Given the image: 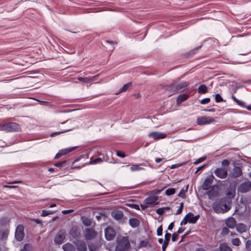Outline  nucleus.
Wrapping results in <instances>:
<instances>
[{
  "label": "nucleus",
  "instance_id": "nucleus-1",
  "mask_svg": "<svg viewBox=\"0 0 251 251\" xmlns=\"http://www.w3.org/2000/svg\"><path fill=\"white\" fill-rule=\"evenodd\" d=\"M230 200L223 198L220 200L219 203L214 204L213 208L214 210L217 213H225L230 209Z\"/></svg>",
  "mask_w": 251,
  "mask_h": 251
},
{
  "label": "nucleus",
  "instance_id": "nucleus-2",
  "mask_svg": "<svg viewBox=\"0 0 251 251\" xmlns=\"http://www.w3.org/2000/svg\"><path fill=\"white\" fill-rule=\"evenodd\" d=\"M21 130L20 125L16 123H6L0 124V130L5 132L19 131Z\"/></svg>",
  "mask_w": 251,
  "mask_h": 251
},
{
  "label": "nucleus",
  "instance_id": "nucleus-3",
  "mask_svg": "<svg viewBox=\"0 0 251 251\" xmlns=\"http://www.w3.org/2000/svg\"><path fill=\"white\" fill-rule=\"evenodd\" d=\"M130 247L129 242L127 237H122L118 241L116 248L117 251H128Z\"/></svg>",
  "mask_w": 251,
  "mask_h": 251
},
{
  "label": "nucleus",
  "instance_id": "nucleus-4",
  "mask_svg": "<svg viewBox=\"0 0 251 251\" xmlns=\"http://www.w3.org/2000/svg\"><path fill=\"white\" fill-rule=\"evenodd\" d=\"M215 122L211 117L201 116L197 119V123L199 125H208Z\"/></svg>",
  "mask_w": 251,
  "mask_h": 251
},
{
  "label": "nucleus",
  "instance_id": "nucleus-5",
  "mask_svg": "<svg viewBox=\"0 0 251 251\" xmlns=\"http://www.w3.org/2000/svg\"><path fill=\"white\" fill-rule=\"evenodd\" d=\"M227 169L226 168H218L214 171V174L216 176L220 178H226L227 175Z\"/></svg>",
  "mask_w": 251,
  "mask_h": 251
},
{
  "label": "nucleus",
  "instance_id": "nucleus-6",
  "mask_svg": "<svg viewBox=\"0 0 251 251\" xmlns=\"http://www.w3.org/2000/svg\"><path fill=\"white\" fill-rule=\"evenodd\" d=\"M24 228L22 225H18L16 229L15 236L16 240L19 241H21L24 238Z\"/></svg>",
  "mask_w": 251,
  "mask_h": 251
},
{
  "label": "nucleus",
  "instance_id": "nucleus-7",
  "mask_svg": "<svg viewBox=\"0 0 251 251\" xmlns=\"http://www.w3.org/2000/svg\"><path fill=\"white\" fill-rule=\"evenodd\" d=\"M214 178V176L213 175H211L206 178L202 185V189L204 190H208L210 188Z\"/></svg>",
  "mask_w": 251,
  "mask_h": 251
},
{
  "label": "nucleus",
  "instance_id": "nucleus-8",
  "mask_svg": "<svg viewBox=\"0 0 251 251\" xmlns=\"http://www.w3.org/2000/svg\"><path fill=\"white\" fill-rule=\"evenodd\" d=\"M158 199L157 196H151L145 200L144 203L147 206H153L158 203L157 202Z\"/></svg>",
  "mask_w": 251,
  "mask_h": 251
},
{
  "label": "nucleus",
  "instance_id": "nucleus-9",
  "mask_svg": "<svg viewBox=\"0 0 251 251\" xmlns=\"http://www.w3.org/2000/svg\"><path fill=\"white\" fill-rule=\"evenodd\" d=\"M251 189V181H247L242 183L238 188V191L241 193H246Z\"/></svg>",
  "mask_w": 251,
  "mask_h": 251
},
{
  "label": "nucleus",
  "instance_id": "nucleus-10",
  "mask_svg": "<svg viewBox=\"0 0 251 251\" xmlns=\"http://www.w3.org/2000/svg\"><path fill=\"white\" fill-rule=\"evenodd\" d=\"M187 85L186 82H182L176 85H174L172 86L171 89L173 92L176 93L184 90Z\"/></svg>",
  "mask_w": 251,
  "mask_h": 251
},
{
  "label": "nucleus",
  "instance_id": "nucleus-11",
  "mask_svg": "<svg viewBox=\"0 0 251 251\" xmlns=\"http://www.w3.org/2000/svg\"><path fill=\"white\" fill-rule=\"evenodd\" d=\"M105 236L107 240H112L115 236L114 230L111 227H107L105 229Z\"/></svg>",
  "mask_w": 251,
  "mask_h": 251
},
{
  "label": "nucleus",
  "instance_id": "nucleus-12",
  "mask_svg": "<svg viewBox=\"0 0 251 251\" xmlns=\"http://www.w3.org/2000/svg\"><path fill=\"white\" fill-rule=\"evenodd\" d=\"M65 238V232L64 230H60L58 232L54 238V242L57 244H61Z\"/></svg>",
  "mask_w": 251,
  "mask_h": 251
},
{
  "label": "nucleus",
  "instance_id": "nucleus-13",
  "mask_svg": "<svg viewBox=\"0 0 251 251\" xmlns=\"http://www.w3.org/2000/svg\"><path fill=\"white\" fill-rule=\"evenodd\" d=\"M149 137L154 139H164L166 137V134L162 132H152L149 134Z\"/></svg>",
  "mask_w": 251,
  "mask_h": 251
},
{
  "label": "nucleus",
  "instance_id": "nucleus-14",
  "mask_svg": "<svg viewBox=\"0 0 251 251\" xmlns=\"http://www.w3.org/2000/svg\"><path fill=\"white\" fill-rule=\"evenodd\" d=\"M199 217V215L194 216V215L191 212H189L185 216L186 219H187L188 222L192 224L196 223L198 221Z\"/></svg>",
  "mask_w": 251,
  "mask_h": 251
},
{
  "label": "nucleus",
  "instance_id": "nucleus-15",
  "mask_svg": "<svg viewBox=\"0 0 251 251\" xmlns=\"http://www.w3.org/2000/svg\"><path fill=\"white\" fill-rule=\"evenodd\" d=\"M226 226L230 228H233L235 227L236 221L233 217L228 218L226 222Z\"/></svg>",
  "mask_w": 251,
  "mask_h": 251
},
{
  "label": "nucleus",
  "instance_id": "nucleus-16",
  "mask_svg": "<svg viewBox=\"0 0 251 251\" xmlns=\"http://www.w3.org/2000/svg\"><path fill=\"white\" fill-rule=\"evenodd\" d=\"M96 236V233L95 231L90 229H86L85 232V236L86 239L89 240L94 238Z\"/></svg>",
  "mask_w": 251,
  "mask_h": 251
},
{
  "label": "nucleus",
  "instance_id": "nucleus-17",
  "mask_svg": "<svg viewBox=\"0 0 251 251\" xmlns=\"http://www.w3.org/2000/svg\"><path fill=\"white\" fill-rule=\"evenodd\" d=\"M77 249L79 251H86L87 246L85 243L82 241H78L76 243Z\"/></svg>",
  "mask_w": 251,
  "mask_h": 251
},
{
  "label": "nucleus",
  "instance_id": "nucleus-18",
  "mask_svg": "<svg viewBox=\"0 0 251 251\" xmlns=\"http://www.w3.org/2000/svg\"><path fill=\"white\" fill-rule=\"evenodd\" d=\"M97 76H98V75H95L92 77H78L77 78V79L81 82H84L85 83H90L93 81L96 80Z\"/></svg>",
  "mask_w": 251,
  "mask_h": 251
},
{
  "label": "nucleus",
  "instance_id": "nucleus-19",
  "mask_svg": "<svg viewBox=\"0 0 251 251\" xmlns=\"http://www.w3.org/2000/svg\"><path fill=\"white\" fill-rule=\"evenodd\" d=\"M235 226L237 232L240 233L245 232L248 230L247 226L243 224H238Z\"/></svg>",
  "mask_w": 251,
  "mask_h": 251
},
{
  "label": "nucleus",
  "instance_id": "nucleus-20",
  "mask_svg": "<svg viewBox=\"0 0 251 251\" xmlns=\"http://www.w3.org/2000/svg\"><path fill=\"white\" fill-rule=\"evenodd\" d=\"M140 166H147V164L146 163H142L140 164H132L130 167V170L132 172H134L143 170V168L140 167Z\"/></svg>",
  "mask_w": 251,
  "mask_h": 251
},
{
  "label": "nucleus",
  "instance_id": "nucleus-21",
  "mask_svg": "<svg viewBox=\"0 0 251 251\" xmlns=\"http://www.w3.org/2000/svg\"><path fill=\"white\" fill-rule=\"evenodd\" d=\"M112 216L114 219L116 220H120L122 218L123 213L121 211L114 210L112 212Z\"/></svg>",
  "mask_w": 251,
  "mask_h": 251
},
{
  "label": "nucleus",
  "instance_id": "nucleus-22",
  "mask_svg": "<svg viewBox=\"0 0 251 251\" xmlns=\"http://www.w3.org/2000/svg\"><path fill=\"white\" fill-rule=\"evenodd\" d=\"M62 249L64 251H75V247L69 243L63 245Z\"/></svg>",
  "mask_w": 251,
  "mask_h": 251
},
{
  "label": "nucleus",
  "instance_id": "nucleus-23",
  "mask_svg": "<svg viewBox=\"0 0 251 251\" xmlns=\"http://www.w3.org/2000/svg\"><path fill=\"white\" fill-rule=\"evenodd\" d=\"M129 224L131 227L133 228H135L138 226L140 222L137 219L131 218L129 220Z\"/></svg>",
  "mask_w": 251,
  "mask_h": 251
},
{
  "label": "nucleus",
  "instance_id": "nucleus-24",
  "mask_svg": "<svg viewBox=\"0 0 251 251\" xmlns=\"http://www.w3.org/2000/svg\"><path fill=\"white\" fill-rule=\"evenodd\" d=\"M77 148V147L75 146V147H74L72 148H67V149H63V150L59 151L61 153V155L63 156V155H66L67 153L74 151Z\"/></svg>",
  "mask_w": 251,
  "mask_h": 251
},
{
  "label": "nucleus",
  "instance_id": "nucleus-25",
  "mask_svg": "<svg viewBox=\"0 0 251 251\" xmlns=\"http://www.w3.org/2000/svg\"><path fill=\"white\" fill-rule=\"evenodd\" d=\"M219 249L220 251H232L231 248L226 243H222L219 245Z\"/></svg>",
  "mask_w": 251,
  "mask_h": 251
},
{
  "label": "nucleus",
  "instance_id": "nucleus-26",
  "mask_svg": "<svg viewBox=\"0 0 251 251\" xmlns=\"http://www.w3.org/2000/svg\"><path fill=\"white\" fill-rule=\"evenodd\" d=\"M9 234V230L8 229H2L0 230V239H5Z\"/></svg>",
  "mask_w": 251,
  "mask_h": 251
},
{
  "label": "nucleus",
  "instance_id": "nucleus-27",
  "mask_svg": "<svg viewBox=\"0 0 251 251\" xmlns=\"http://www.w3.org/2000/svg\"><path fill=\"white\" fill-rule=\"evenodd\" d=\"M75 128H78V127L77 126H76ZM74 128H75V127H73L72 128H70V129H66V130H62V131H61L55 132L52 133L50 134V136L51 137H54L55 136L59 135L60 134H62V133H65V132H66L72 130Z\"/></svg>",
  "mask_w": 251,
  "mask_h": 251
},
{
  "label": "nucleus",
  "instance_id": "nucleus-28",
  "mask_svg": "<svg viewBox=\"0 0 251 251\" xmlns=\"http://www.w3.org/2000/svg\"><path fill=\"white\" fill-rule=\"evenodd\" d=\"M242 174L241 170L239 167H236L234 169L233 172V176L234 177H237L239 176Z\"/></svg>",
  "mask_w": 251,
  "mask_h": 251
},
{
  "label": "nucleus",
  "instance_id": "nucleus-29",
  "mask_svg": "<svg viewBox=\"0 0 251 251\" xmlns=\"http://www.w3.org/2000/svg\"><path fill=\"white\" fill-rule=\"evenodd\" d=\"M102 162V160L100 158H97L94 159L91 158L90 159L89 164H96L97 163H101Z\"/></svg>",
  "mask_w": 251,
  "mask_h": 251
},
{
  "label": "nucleus",
  "instance_id": "nucleus-30",
  "mask_svg": "<svg viewBox=\"0 0 251 251\" xmlns=\"http://www.w3.org/2000/svg\"><path fill=\"white\" fill-rule=\"evenodd\" d=\"M188 98V96L185 94H181L178 96L177 99V102L180 103L183 101L186 100Z\"/></svg>",
  "mask_w": 251,
  "mask_h": 251
},
{
  "label": "nucleus",
  "instance_id": "nucleus-31",
  "mask_svg": "<svg viewBox=\"0 0 251 251\" xmlns=\"http://www.w3.org/2000/svg\"><path fill=\"white\" fill-rule=\"evenodd\" d=\"M207 92V87L205 85H201L198 88V92L199 93H205Z\"/></svg>",
  "mask_w": 251,
  "mask_h": 251
},
{
  "label": "nucleus",
  "instance_id": "nucleus-32",
  "mask_svg": "<svg viewBox=\"0 0 251 251\" xmlns=\"http://www.w3.org/2000/svg\"><path fill=\"white\" fill-rule=\"evenodd\" d=\"M131 85V83H127L126 84H125L121 89L120 90V92H126L127 90L129 89Z\"/></svg>",
  "mask_w": 251,
  "mask_h": 251
},
{
  "label": "nucleus",
  "instance_id": "nucleus-33",
  "mask_svg": "<svg viewBox=\"0 0 251 251\" xmlns=\"http://www.w3.org/2000/svg\"><path fill=\"white\" fill-rule=\"evenodd\" d=\"M32 249V246L30 244H26L24 245L23 249L20 251H30Z\"/></svg>",
  "mask_w": 251,
  "mask_h": 251
},
{
  "label": "nucleus",
  "instance_id": "nucleus-34",
  "mask_svg": "<svg viewBox=\"0 0 251 251\" xmlns=\"http://www.w3.org/2000/svg\"><path fill=\"white\" fill-rule=\"evenodd\" d=\"M176 192L175 188H169L165 191V194L168 196H171L174 194Z\"/></svg>",
  "mask_w": 251,
  "mask_h": 251
},
{
  "label": "nucleus",
  "instance_id": "nucleus-35",
  "mask_svg": "<svg viewBox=\"0 0 251 251\" xmlns=\"http://www.w3.org/2000/svg\"><path fill=\"white\" fill-rule=\"evenodd\" d=\"M55 212V211H50H50L43 210L42 214H41V216L45 217V216H47L50 214H52L54 213Z\"/></svg>",
  "mask_w": 251,
  "mask_h": 251
},
{
  "label": "nucleus",
  "instance_id": "nucleus-36",
  "mask_svg": "<svg viewBox=\"0 0 251 251\" xmlns=\"http://www.w3.org/2000/svg\"><path fill=\"white\" fill-rule=\"evenodd\" d=\"M231 243L233 245L236 246H238L241 244V241L237 238L233 239L231 240Z\"/></svg>",
  "mask_w": 251,
  "mask_h": 251
},
{
  "label": "nucleus",
  "instance_id": "nucleus-37",
  "mask_svg": "<svg viewBox=\"0 0 251 251\" xmlns=\"http://www.w3.org/2000/svg\"><path fill=\"white\" fill-rule=\"evenodd\" d=\"M222 168H226L227 169V167L229 166V161L226 159H224L222 161Z\"/></svg>",
  "mask_w": 251,
  "mask_h": 251
},
{
  "label": "nucleus",
  "instance_id": "nucleus-38",
  "mask_svg": "<svg viewBox=\"0 0 251 251\" xmlns=\"http://www.w3.org/2000/svg\"><path fill=\"white\" fill-rule=\"evenodd\" d=\"M148 244V241L147 240H142L140 241L139 248L146 247Z\"/></svg>",
  "mask_w": 251,
  "mask_h": 251
},
{
  "label": "nucleus",
  "instance_id": "nucleus-39",
  "mask_svg": "<svg viewBox=\"0 0 251 251\" xmlns=\"http://www.w3.org/2000/svg\"><path fill=\"white\" fill-rule=\"evenodd\" d=\"M165 209H169L170 208L166 207V208H158V209H156V212L159 215H162L164 213Z\"/></svg>",
  "mask_w": 251,
  "mask_h": 251
},
{
  "label": "nucleus",
  "instance_id": "nucleus-40",
  "mask_svg": "<svg viewBox=\"0 0 251 251\" xmlns=\"http://www.w3.org/2000/svg\"><path fill=\"white\" fill-rule=\"evenodd\" d=\"M171 236V234L170 233L166 232L165 235L164 242L169 243Z\"/></svg>",
  "mask_w": 251,
  "mask_h": 251
},
{
  "label": "nucleus",
  "instance_id": "nucleus-41",
  "mask_svg": "<svg viewBox=\"0 0 251 251\" xmlns=\"http://www.w3.org/2000/svg\"><path fill=\"white\" fill-rule=\"evenodd\" d=\"M206 159V157H201L199 159H198L196 161H195L194 162V164L196 165V164H198L199 163H200L203 161H204Z\"/></svg>",
  "mask_w": 251,
  "mask_h": 251
},
{
  "label": "nucleus",
  "instance_id": "nucleus-42",
  "mask_svg": "<svg viewBox=\"0 0 251 251\" xmlns=\"http://www.w3.org/2000/svg\"><path fill=\"white\" fill-rule=\"evenodd\" d=\"M223 98L220 94H217L215 95V100L217 102H221L223 101Z\"/></svg>",
  "mask_w": 251,
  "mask_h": 251
},
{
  "label": "nucleus",
  "instance_id": "nucleus-43",
  "mask_svg": "<svg viewBox=\"0 0 251 251\" xmlns=\"http://www.w3.org/2000/svg\"><path fill=\"white\" fill-rule=\"evenodd\" d=\"M83 223L86 226H89L91 224V221L88 219H84L83 220Z\"/></svg>",
  "mask_w": 251,
  "mask_h": 251
},
{
  "label": "nucleus",
  "instance_id": "nucleus-44",
  "mask_svg": "<svg viewBox=\"0 0 251 251\" xmlns=\"http://www.w3.org/2000/svg\"><path fill=\"white\" fill-rule=\"evenodd\" d=\"M178 196L180 198H185L186 195L185 191L183 189H182L180 192L178 194Z\"/></svg>",
  "mask_w": 251,
  "mask_h": 251
},
{
  "label": "nucleus",
  "instance_id": "nucleus-45",
  "mask_svg": "<svg viewBox=\"0 0 251 251\" xmlns=\"http://www.w3.org/2000/svg\"><path fill=\"white\" fill-rule=\"evenodd\" d=\"M210 100L209 98H205L201 100V103L203 104H206L210 101Z\"/></svg>",
  "mask_w": 251,
  "mask_h": 251
},
{
  "label": "nucleus",
  "instance_id": "nucleus-46",
  "mask_svg": "<svg viewBox=\"0 0 251 251\" xmlns=\"http://www.w3.org/2000/svg\"><path fill=\"white\" fill-rule=\"evenodd\" d=\"M226 195L228 196L229 198L231 199L234 196L235 192L234 191H230Z\"/></svg>",
  "mask_w": 251,
  "mask_h": 251
},
{
  "label": "nucleus",
  "instance_id": "nucleus-47",
  "mask_svg": "<svg viewBox=\"0 0 251 251\" xmlns=\"http://www.w3.org/2000/svg\"><path fill=\"white\" fill-rule=\"evenodd\" d=\"M178 236V233H174L172 235V241L173 242L176 241V239H177Z\"/></svg>",
  "mask_w": 251,
  "mask_h": 251
},
{
  "label": "nucleus",
  "instance_id": "nucleus-48",
  "mask_svg": "<svg viewBox=\"0 0 251 251\" xmlns=\"http://www.w3.org/2000/svg\"><path fill=\"white\" fill-rule=\"evenodd\" d=\"M157 234L158 236H161L162 235V226L159 227L157 229Z\"/></svg>",
  "mask_w": 251,
  "mask_h": 251
},
{
  "label": "nucleus",
  "instance_id": "nucleus-49",
  "mask_svg": "<svg viewBox=\"0 0 251 251\" xmlns=\"http://www.w3.org/2000/svg\"><path fill=\"white\" fill-rule=\"evenodd\" d=\"M116 154L118 156L122 157V158H124L126 156L124 153L121 152L120 151H117Z\"/></svg>",
  "mask_w": 251,
  "mask_h": 251
},
{
  "label": "nucleus",
  "instance_id": "nucleus-50",
  "mask_svg": "<svg viewBox=\"0 0 251 251\" xmlns=\"http://www.w3.org/2000/svg\"><path fill=\"white\" fill-rule=\"evenodd\" d=\"M229 232L228 229L226 227H224L222 231V234L223 235L227 234Z\"/></svg>",
  "mask_w": 251,
  "mask_h": 251
},
{
  "label": "nucleus",
  "instance_id": "nucleus-51",
  "mask_svg": "<svg viewBox=\"0 0 251 251\" xmlns=\"http://www.w3.org/2000/svg\"><path fill=\"white\" fill-rule=\"evenodd\" d=\"M168 244L169 243L164 242L162 247V251H165L168 245Z\"/></svg>",
  "mask_w": 251,
  "mask_h": 251
},
{
  "label": "nucleus",
  "instance_id": "nucleus-52",
  "mask_svg": "<svg viewBox=\"0 0 251 251\" xmlns=\"http://www.w3.org/2000/svg\"><path fill=\"white\" fill-rule=\"evenodd\" d=\"M245 246L246 248H249L251 246V240H248L246 242Z\"/></svg>",
  "mask_w": 251,
  "mask_h": 251
},
{
  "label": "nucleus",
  "instance_id": "nucleus-53",
  "mask_svg": "<svg viewBox=\"0 0 251 251\" xmlns=\"http://www.w3.org/2000/svg\"><path fill=\"white\" fill-rule=\"evenodd\" d=\"M188 222L187 219L185 217L183 220L181 222L180 225H186Z\"/></svg>",
  "mask_w": 251,
  "mask_h": 251
},
{
  "label": "nucleus",
  "instance_id": "nucleus-54",
  "mask_svg": "<svg viewBox=\"0 0 251 251\" xmlns=\"http://www.w3.org/2000/svg\"><path fill=\"white\" fill-rule=\"evenodd\" d=\"M65 162V161H64V162H58L56 164H55V166H56V167H61L63 164Z\"/></svg>",
  "mask_w": 251,
  "mask_h": 251
},
{
  "label": "nucleus",
  "instance_id": "nucleus-55",
  "mask_svg": "<svg viewBox=\"0 0 251 251\" xmlns=\"http://www.w3.org/2000/svg\"><path fill=\"white\" fill-rule=\"evenodd\" d=\"M73 210H71V209H70V210H63L62 211V213L64 214H68V213H70L72 212H73Z\"/></svg>",
  "mask_w": 251,
  "mask_h": 251
},
{
  "label": "nucleus",
  "instance_id": "nucleus-56",
  "mask_svg": "<svg viewBox=\"0 0 251 251\" xmlns=\"http://www.w3.org/2000/svg\"><path fill=\"white\" fill-rule=\"evenodd\" d=\"M184 229H185V228H184V227H180L178 229L177 232L176 233H178V235L179 234L181 233L182 232H183V231L184 230Z\"/></svg>",
  "mask_w": 251,
  "mask_h": 251
},
{
  "label": "nucleus",
  "instance_id": "nucleus-57",
  "mask_svg": "<svg viewBox=\"0 0 251 251\" xmlns=\"http://www.w3.org/2000/svg\"><path fill=\"white\" fill-rule=\"evenodd\" d=\"M195 251H208L206 250V249H204L203 248L200 247V248H197L195 250Z\"/></svg>",
  "mask_w": 251,
  "mask_h": 251
},
{
  "label": "nucleus",
  "instance_id": "nucleus-58",
  "mask_svg": "<svg viewBox=\"0 0 251 251\" xmlns=\"http://www.w3.org/2000/svg\"><path fill=\"white\" fill-rule=\"evenodd\" d=\"M174 226V223H171L168 226V229L170 230H172Z\"/></svg>",
  "mask_w": 251,
  "mask_h": 251
},
{
  "label": "nucleus",
  "instance_id": "nucleus-59",
  "mask_svg": "<svg viewBox=\"0 0 251 251\" xmlns=\"http://www.w3.org/2000/svg\"><path fill=\"white\" fill-rule=\"evenodd\" d=\"M62 155H61V153L59 151L55 155L54 157V159H58L61 157Z\"/></svg>",
  "mask_w": 251,
  "mask_h": 251
},
{
  "label": "nucleus",
  "instance_id": "nucleus-60",
  "mask_svg": "<svg viewBox=\"0 0 251 251\" xmlns=\"http://www.w3.org/2000/svg\"><path fill=\"white\" fill-rule=\"evenodd\" d=\"M62 155H61V153L59 151L55 155L54 157V159H58L61 157Z\"/></svg>",
  "mask_w": 251,
  "mask_h": 251
},
{
  "label": "nucleus",
  "instance_id": "nucleus-61",
  "mask_svg": "<svg viewBox=\"0 0 251 251\" xmlns=\"http://www.w3.org/2000/svg\"><path fill=\"white\" fill-rule=\"evenodd\" d=\"M32 221H34L36 224H40V225H42V222L41 221L39 220V219H33L31 220Z\"/></svg>",
  "mask_w": 251,
  "mask_h": 251
},
{
  "label": "nucleus",
  "instance_id": "nucleus-62",
  "mask_svg": "<svg viewBox=\"0 0 251 251\" xmlns=\"http://www.w3.org/2000/svg\"><path fill=\"white\" fill-rule=\"evenodd\" d=\"M205 165H202L201 166L197 168L196 171L195 172V174L197 173L199 171H200L201 169L205 167Z\"/></svg>",
  "mask_w": 251,
  "mask_h": 251
},
{
  "label": "nucleus",
  "instance_id": "nucleus-63",
  "mask_svg": "<svg viewBox=\"0 0 251 251\" xmlns=\"http://www.w3.org/2000/svg\"><path fill=\"white\" fill-rule=\"evenodd\" d=\"M182 209L179 207V208L177 209V210L176 211V213L175 214L176 215H178L182 212Z\"/></svg>",
  "mask_w": 251,
  "mask_h": 251
},
{
  "label": "nucleus",
  "instance_id": "nucleus-64",
  "mask_svg": "<svg viewBox=\"0 0 251 251\" xmlns=\"http://www.w3.org/2000/svg\"><path fill=\"white\" fill-rule=\"evenodd\" d=\"M163 159H164L163 158H155V161L156 163H159L160 161H161Z\"/></svg>",
  "mask_w": 251,
  "mask_h": 251
}]
</instances>
